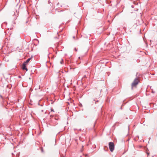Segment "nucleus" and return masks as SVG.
<instances>
[{
    "label": "nucleus",
    "mask_w": 157,
    "mask_h": 157,
    "mask_svg": "<svg viewBox=\"0 0 157 157\" xmlns=\"http://www.w3.org/2000/svg\"><path fill=\"white\" fill-rule=\"evenodd\" d=\"M41 151H42V152H43V149H42V148H41Z\"/></svg>",
    "instance_id": "obj_7"
},
{
    "label": "nucleus",
    "mask_w": 157,
    "mask_h": 157,
    "mask_svg": "<svg viewBox=\"0 0 157 157\" xmlns=\"http://www.w3.org/2000/svg\"><path fill=\"white\" fill-rule=\"evenodd\" d=\"M0 97H2V96H0Z\"/></svg>",
    "instance_id": "obj_9"
},
{
    "label": "nucleus",
    "mask_w": 157,
    "mask_h": 157,
    "mask_svg": "<svg viewBox=\"0 0 157 157\" xmlns=\"http://www.w3.org/2000/svg\"><path fill=\"white\" fill-rule=\"evenodd\" d=\"M30 59H31V58H29V59H28L26 60V62H24V63H25V64H27V63L29 62V61L30 60Z\"/></svg>",
    "instance_id": "obj_4"
},
{
    "label": "nucleus",
    "mask_w": 157,
    "mask_h": 157,
    "mask_svg": "<svg viewBox=\"0 0 157 157\" xmlns=\"http://www.w3.org/2000/svg\"><path fill=\"white\" fill-rule=\"evenodd\" d=\"M27 64H25L24 63L23 64L22 68L23 70H25L26 71H27V68L26 67V65Z\"/></svg>",
    "instance_id": "obj_3"
},
{
    "label": "nucleus",
    "mask_w": 157,
    "mask_h": 157,
    "mask_svg": "<svg viewBox=\"0 0 157 157\" xmlns=\"http://www.w3.org/2000/svg\"><path fill=\"white\" fill-rule=\"evenodd\" d=\"M51 111L54 112V109H51Z\"/></svg>",
    "instance_id": "obj_5"
},
{
    "label": "nucleus",
    "mask_w": 157,
    "mask_h": 157,
    "mask_svg": "<svg viewBox=\"0 0 157 157\" xmlns=\"http://www.w3.org/2000/svg\"><path fill=\"white\" fill-rule=\"evenodd\" d=\"M109 146L110 151L112 152L114 148V144L112 142H110L109 143Z\"/></svg>",
    "instance_id": "obj_2"
},
{
    "label": "nucleus",
    "mask_w": 157,
    "mask_h": 157,
    "mask_svg": "<svg viewBox=\"0 0 157 157\" xmlns=\"http://www.w3.org/2000/svg\"><path fill=\"white\" fill-rule=\"evenodd\" d=\"M139 80L137 78H135L132 84V89L134 87H136L138 84Z\"/></svg>",
    "instance_id": "obj_1"
},
{
    "label": "nucleus",
    "mask_w": 157,
    "mask_h": 157,
    "mask_svg": "<svg viewBox=\"0 0 157 157\" xmlns=\"http://www.w3.org/2000/svg\"><path fill=\"white\" fill-rule=\"evenodd\" d=\"M105 147H104V149H105Z\"/></svg>",
    "instance_id": "obj_8"
},
{
    "label": "nucleus",
    "mask_w": 157,
    "mask_h": 157,
    "mask_svg": "<svg viewBox=\"0 0 157 157\" xmlns=\"http://www.w3.org/2000/svg\"><path fill=\"white\" fill-rule=\"evenodd\" d=\"M63 62V60H61V61H60L61 63H62V62Z\"/></svg>",
    "instance_id": "obj_6"
}]
</instances>
